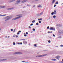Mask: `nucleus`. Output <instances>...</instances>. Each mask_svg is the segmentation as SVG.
I'll list each match as a JSON object with an SVG mask.
<instances>
[{
	"instance_id": "f257e3e1",
	"label": "nucleus",
	"mask_w": 63,
	"mask_h": 63,
	"mask_svg": "<svg viewBox=\"0 0 63 63\" xmlns=\"http://www.w3.org/2000/svg\"><path fill=\"white\" fill-rule=\"evenodd\" d=\"M22 16H20L16 17L14 19H12V20H16V19H19V18H20Z\"/></svg>"
},
{
	"instance_id": "f03ea898",
	"label": "nucleus",
	"mask_w": 63,
	"mask_h": 63,
	"mask_svg": "<svg viewBox=\"0 0 63 63\" xmlns=\"http://www.w3.org/2000/svg\"><path fill=\"white\" fill-rule=\"evenodd\" d=\"M56 10H54V12H52L51 13L52 15H53V14H54V15H55V14H56Z\"/></svg>"
},
{
	"instance_id": "7ed1b4c3",
	"label": "nucleus",
	"mask_w": 63,
	"mask_h": 63,
	"mask_svg": "<svg viewBox=\"0 0 63 63\" xmlns=\"http://www.w3.org/2000/svg\"><path fill=\"white\" fill-rule=\"evenodd\" d=\"M20 2V0H17L16 1V3H15V4L16 5L19 4Z\"/></svg>"
},
{
	"instance_id": "20e7f679",
	"label": "nucleus",
	"mask_w": 63,
	"mask_h": 63,
	"mask_svg": "<svg viewBox=\"0 0 63 63\" xmlns=\"http://www.w3.org/2000/svg\"><path fill=\"white\" fill-rule=\"evenodd\" d=\"M6 7V6H2L1 5L0 6V9H3V8H5Z\"/></svg>"
},
{
	"instance_id": "39448f33",
	"label": "nucleus",
	"mask_w": 63,
	"mask_h": 63,
	"mask_svg": "<svg viewBox=\"0 0 63 63\" xmlns=\"http://www.w3.org/2000/svg\"><path fill=\"white\" fill-rule=\"evenodd\" d=\"M59 32L60 34H63V30H59Z\"/></svg>"
},
{
	"instance_id": "423d86ee",
	"label": "nucleus",
	"mask_w": 63,
	"mask_h": 63,
	"mask_svg": "<svg viewBox=\"0 0 63 63\" xmlns=\"http://www.w3.org/2000/svg\"><path fill=\"white\" fill-rule=\"evenodd\" d=\"M10 18V17H9V16H7V17L6 19L5 20V21H7V20H9Z\"/></svg>"
},
{
	"instance_id": "0eeeda50",
	"label": "nucleus",
	"mask_w": 63,
	"mask_h": 63,
	"mask_svg": "<svg viewBox=\"0 0 63 63\" xmlns=\"http://www.w3.org/2000/svg\"><path fill=\"white\" fill-rule=\"evenodd\" d=\"M46 55V54L43 55H39V57H44Z\"/></svg>"
},
{
	"instance_id": "6e6552de",
	"label": "nucleus",
	"mask_w": 63,
	"mask_h": 63,
	"mask_svg": "<svg viewBox=\"0 0 63 63\" xmlns=\"http://www.w3.org/2000/svg\"><path fill=\"white\" fill-rule=\"evenodd\" d=\"M15 54H22L21 52H17L15 53Z\"/></svg>"
},
{
	"instance_id": "1a4fd4ad",
	"label": "nucleus",
	"mask_w": 63,
	"mask_h": 63,
	"mask_svg": "<svg viewBox=\"0 0 63 63\" xmlns=\"http://www.w3.org/2000/svg\"><path fill=\"white\" fill-rule=\"evenodd\" d=\"M50 30H53L54 31H55V28H54L53 27H50Z\"/></svg>"
},
{
	"instance_id": "9d476101",
	"label": "nucleus",
	"mask_w": 63,
	"mask_h": 63,
	"mask_svg": "<svg viewBox=\"0 0 63 63\" xmlns=\"http://www.w3.org/2000/svg\"><path fill=\"white\" fill-rule=\"evenodd\" d=\"M43 14V12H42L40 13H39L38 14V16H41L42 14Z\"/></svg>"
},
{
	"instance_id": "9b49d317",
	"label": "nucleus",
	"mask_w": 63,
	"mask_h": 63,
	"mask_svg": "<svg viewBox=\"0 0 63 63\" xmlns=\"http://www.w3.org/2000/svg\"><path fill=\"white\" fill-rule=\"evenodd\" d=\"M23 43H24V44H25V45H26V44H27V42H26V41H23Z\"/></svg>"
},
{
	"instance_id": "f8f14e48",
	"label": "nucleus",
	"mask_w": 63,
	"mask_h": 63,
	"mask_svg": "<svg viewBox=\"0 0 63 63\" xmlns=\"http://www.w3.org/2000/svg\"><path fill=\"white\" fill-rule=\"evenodd\" d=\"M59 58H60V57H59V56H57L56 57V59H57L58 60H59Z\"/></svg>"
},
{
	"instance_id": "ddd939ff",
	"label": "nucleus",
	"mask_w": 63,
	"mask_h": 63,
	"mask_svg": "<svg viewBox=\"0 0 63 63\" xmlns=\"http://www.w3.org/2000/svg\"><path fill=\"white\" fill-rule=\"evenodd\" d=\"M13 9H14L13 8H8L7 9V10H12Z\"/></svg>"
},
{
	"instance_id": "4468645a",
	"label": "nucleus",
	"mask_w": 63,
	"mask_h": 63,
	"mask_svg": "<svg viewBox=\"0 0 63 63\" xmlns=\"http://www.w3.org/2000/svg\"><path fill=\"white\" fill-rule=\"evenodd\" d=\"M7 60V59H1L0 60V61H5V60Z\"/></svg>"
},
{
	"instance_id": "2eb2a0df",
	"label": "nucleus",
	"mask_w": 63,
	"mask_h": 63,
	"mask_svg": "<svg viewBox=\"0 0 63 63\" xmlns=\"http://www.w3.org/2000/svg\"><path fill=\"white\" fill-rule=\"evenodd\" d=\"M56 26H59V27H60L61 26V25H60V24H57L56 25Z\"/></svg>"
},
{
	"instance_id": "dca6fc26",
	"label": "nucleus",
	"mask_w": 63,
	"mask_h": 63,
	"mask_svg": "<svg viewBox=\"0 0 63 63\" xmlns=\"http://www.w3.org/2000/svg\"><path fill=\"white\" fill-rule=\"evenodd\" d=\"M38 8H39L40 7H42V6L40 5H38L37 6Z\"/></svg>"
},
{
	"instance_id": "f3484780",
	"label": "nucleus",
	"mask_w": 63,
	"mask_h": 63,
	"mask_svg": "<svg viewBox=\"0 0 63 63\" xmlns=\"http://www.w3.org/2000/svg\"><path fill=\"white\" fill-rule=\"evenodd\" d=\"M27 1V0H23V1H22V3H24V2H26Z\"/></svg>"
},
{
	"instance_id": "a211bd4d",
	"label": "nucleus",
	"mask_w": 63,
	"mask_h": 63,
	"mask_svg": "<svg viewBox=\"0 0 63 63\" xmlns=\"http://www.w3.org/2000/svg\"><path fill=\"white\" fill-rule=\"evenodd\" d=\"M15 0H12L10 1V2H14V1H15Z\"/></svg>"
},
{
	"instance_id": "6ab92c4d",
	"label": "nucleus",
	"mask_w": 63,
	"mask_h": 63,
	"mask_svg": "<svg viewBox=\"0 0 63 63\" xmlns=\"http://www.w3.org/2000/svg\"><path fill=\"white\" fill-rule=\"evenodd\" d=\"M38 20H42V18L38 19Z\"/></svg>"
},
{
	"instance_id": "aec40b11",
	"label": "nucleus",
	"mask_w": 63,
	"mask_h": 63,
	"mask_svg": "<svg viewBox=\"0 0 63 63\" xmlns=\"http://www.w3.org/2000/svg\"><path fill=\"white\" fill-rule=\"evenodd\" d=\"M54 2H55V1H54V0H53L52 2V4H54Z\"/></svg>"
},
{
	"instance_id": "412c9836",
	"label": "nucleus",
	"mask_w": 63,
	"mask_h": 63,
	"mask_svg": "<svg viewBox=\"0 0 63 63\" xmlns=\"http://www.w3.org/2000/svg\"><path fill=\"white\" fill-rule=\"evenodd\" d=\"M48 63H52L53 62H52L50 61H48Z\"/></svg>"
},
{
	"instance_id": "4be33fe9",
	"label": "nucleus",
	"mask_w": 63,
	"mask_h": 63,
	"mask_svg": "<svg viewBox=\"0 0 63 63\" xmlns=\"http://www.w3.org/2000/svg\"><path fill=\"white\" fill-rule=\"evenodd\" d=\"M58 4V1H57L55 3V4Z\"/></svg>"
},
{
	"instance_id": "5701e85b",
	"label": "nucleus",
	"mask_w": 63,
	"mask_h": 63,
	"mask_svg": "<svg viewBox=\"0 0 63 63\" xmlns=\"http://www.w3.org/2000/svg\"><path fill=\"white\" fill-rule=\"evenodd\" d=\"M53 18H56V16L55 15H54L53 16Z\"/></svg>"
},
{
	"instance_id": "b1692460",
	"label": "nucleus",
	"mask_w": 63,
	"mask_h": 63,
	"mask_svg": "<svg viewBox=\"0 0 63 63\" xmlns=\"http://www.w3.org/2000/svg\"><path fill=\"white\" fill-rule=\"evenodd\" d=\"M13 45H16V43H15V42H13Z\"/></svg>"
},
{
	"instance_id": "393cba45",
	"label": "nucleus",
	"mask_w": 63,
	"mask_h": 63,
	"mask_svg": "<svg viewBox=\"0 0 63 63\" xmlns=\"http://www.w3.org/2000/svg\"><path fill=\"white\" fill-rule=\"evenodd\" d=\"M35 22V20H34L33 21H32V23H34Z\"/></svg>"
},
{
	"instance_id": "a878e982",
	"label": "nucleus",
	"mask_w": 63,
	"mask_h": 63,
	"mask_svg": "<svg viewBox=\"0 0 63 63\" xmlns=\"http://www.w3.org/2000/svg\"><path fill=\"white\" fill-rule=\"evenodd\" d=\"M37 45V44H35L34 45V47H37V46H36Z\"/></svg>"
},
{
	"instance_id": "bb28decb",
	"label": "nucleus",
	"mask_w": 63,
	"mask_h": 63,
	"mask_svg": "<svg viewBox=\"0 0 63 63\" xmlns=\"http://www.w3.org/2000/svg\"><path fill=\"white\" fill-rule=\"evenodd\" d=\"M32 30H33V31H35V28H33V29Z\"/></svg>"
},
{
	"instance_id": "cd10ccee",
	"label": "nucleus",
	"mask_w": 63,
	"mask_h": 63,
	"mask_svg": "<svg viewBox=\"0 0 63 63\" xmlns=\"http://www.w3.org/2000/svg\"><path fill=\"white\" fill-rule=\"evenodd\" d=\"M27 5L28 6H29V7L30 6H31V5Z\"/></svg>"
},
{
	"instance_id": "c85d7f7f",
	"label": "nucleus",
	"mask_w": 63,
	"mask_h": 63,
	"mask_svg": "<svg viewBox=\"0 0 63 63\" xmlns=\"http://www.w3.org/2000/svg\"><path fill=\"white\" fill-rule=\"evenodd\" d=\"M36 25H39V23H36Z\"/></svg>"
},
{
	"instance_id": "c756f323",
	"label": "nucleus",
	"mask_w": 63,
	"mask_h": 63,
	"mask_svg": "<svg viewBox=\"0 0 63 63\" xmlns=\"http://www.w3.org/2000/svg\"><path fill=\"white\" fill-rule=\"evenodd\" d=\"M33 25V23H32L30 25V26H32Z\"/></svg>"
},
{
	"instance_id": "7c9ffc66",
	"label": "nucleus",
	"mask_w": 63,
	"mask_h": 63,
	"mask_svg": "<svg viewBox=\"0 0 63 63\" xmlns=\"http://www.w3.org/2000/svg\"><path fill=\"white\" fill-rule=\"evenodd\" d=\"M49 26H48L47 27V29H49Z\"/></svg>"
},
{
	"instance_id": "2f4dec72",
	"label": "nucleus",
	"mask_w": 63,
	"mask_h": 63,
	"mask_svg": "<svg viewBox=\"0 0 63 63\" xmlns=\"http://www.w3.org/2000/svg\"><path fill=\"white\" fill-rule=\"evenodd\" d=\"M39 23H41V21H39Z\"/></svg>"
},
{
	"instance_id": "473e14b6",
	"label": "nucleus",
	"mask_w": 63,
	"mask_h": 63,
	"mask_svg": "<svg viewBox=\"0 0 63 63\" xmlns=\"http://www.w3.org/2000/svg\"><path fill=\"white\" fill-rule=\"evenodd\" d=\"M15 31H16V29H14L13 31V32H15Z\"/></svg>"
},
{
	"instance_id": "72a5a7b5",
	"label": "nucleus",
	"mask_w": 63,
	"mask_h": 63,
	"mask_svg": "<svg viewBox=\"0 0 63 63\" xmlns=\"http://www.w3.org/2000/svg\"><path fill=\"white\" fill-rule=\"evenodd\" d=\"M19 34H20V33L19 32H17V35H19Z\"/></svg>"
},
{
	"instance_id": "f704fd0d",
	"label": "nucleus",
	"mask_w": 63,
	"mask_h": 63,
	"mask_svg": "<svg viewBox=\"0 0 63 63\" xmlns=\"http://www.w3.org/2000/svg\"><path fill=\"white\" fill-rule=\"evenodd\" d=\"M36 57H39V55L37 56H36Z\"/></svg>"
},
{
	"instance_id": "c9c22d12",
	"label": "nucleus",
	"mask_w": 63,
	"mask_h": 63,
	"mask_svg": "<svg viewBox=\"0 0 63 63\" xmlns=\"http://www.w3.org/2000/svg\"><path fill=\"white\" fill-rule=\"evenodd\" d=\"M24 36L25 37H26V36H27V35H26V34H25L24 35Z\"/></svg>"
},
{
	"instance_id": "e433bc0d",
	"label": "nucleus",
	"mask_w": 63,
	"mask_h": 63,
	"mask_svg": "<svg viewBox=\"0 0 63 63\" xmlns=\"http://www.w3.org/2000/svg\"><path fill=\"white\" fill-rule=\"evenodd\" d=\"M48 42L50 43V40H49L48 41Z\"/></svg>"
},
{
	"instance_id": "4c0bfd02",
	"label": "nucleus",
	"mask_w": 63,
	"mask_h": 63,
	"mask_svg": "<svg viewBox=\"0 0 63 63\" xmlns=\"http://www.w3.org/2000/svg\"><path fill=\"white\" fill-rule=\"evenodd\" d=\"M56 59H53V61H56Z\"/></svg>"
},
{
	"instance_id": "58836bf2",
	"label": "nucleus",
	"mask_w": 63,
	"mask_h": 63,
	"mask_svg": "<svg viewBox=\"0 0 63 63\" xmlns=\"http://www.w3.org/2000/svg\"><path fill=\"white\" fill-rule=\"evenodd\" d=\"M20 32H21V31H18V32L19 33H20Z\"/></svg>"
},
{
	"instance_id": "ea45409f",
	"label": "nucleus",
	"mask_w": 63,
	"mask_h": 63,
	"mask_svg": "<svg viewBox=\"0 0 63 63\" xmlns=\"http://www.w3.org/2000/svg\"><path fill=\"white\" fill-rule=\"evenodd\" d=\"M26 35H27V34H28V32H26Z\"/></svg>"
},
{
	"instance_id": "a19ab883",
	"label": "nucleus",
	"mask_w": 63,
	"mask_h": 63,
	"mask_svg": "<svg viewBox=\"0 0 63 63\" xmlns=\"http://www.w3.org/2000/svg\"><path fill=\"white\" fill-rule=\"evenodd\" d=\"M16 36V35H14L13 36V37H15Z\"/></svg>"
},
{
	"instance_id": "79ce46f5",
	"label": "nucleus",
	"mask_w": 63,
	"mask_h": 63,
	"mask_svg": "<svg viewBox=\"0 0 63 63\" xmlns=\"http://www.w3.org/2000/svg\"><path fill=\"white\" fill-rule=\"evenodd\" d=\"M55 7H56V5L55 4L54 5V8H55Z\"/></svg>"
},
{
	"instance_id": "37998d69",
	"label": "nucleus",
	"mask_w": 63,
	"mask_h": 63,
	"mask_svg": "<svg viewBox=\"0 0 63 63\" xmlns=\"http://www.w3.org/2000/svg\"><path fill=\"white\" fill-rule=\"evenodd\" d=\"M53 37H55V35H54V34H53Z\"/></svg>"
},
{
	"instance_id": "c03bdc74",
	"label": "nucleus",
	"mask_w": 63,
	"mask_h": 63,
	"mask_svg": "<svg viewBox=\"0 0 63 63\" xmlns=\"http://www.w3.org/2000/svg\"><path fill=\"white\" fill-rule=\"evenodd\" d=\"M48 33H50V31L48 32Z\"/></svg>"
},
{
	"instance_id": "a18cd8bd",
	"label": "nucleus",
	"mask_w": 63,
	"mask_h": 63,
	"mask_svg": "<svg viewBox=\"0 0 63 63\" xmlns=\"http://www.w3.org/2000/svg\"><path fill=\"white\" fill-rule=\"evenodd\" d=\"M11 31H13V29H11Z\"/></svg>"
},
{
	"instance_id": "49530a36",
	"label": "nucleus",
	"mask_w": 63,
	"mask_h": 63,
	"mask_svg": "<svg viewBox=\"0 0 63 63\" xmlns=\"http://www.w3.org/2000/svg\"><path fill=\"white\" fill-rule=\"evenodd\" d=\"M60 47H63V45H60Z\"/></svg>"
},
{
	"instance_id": "de8ad7c7",
	"label": "nucleus",
	"mask_w": 63,
	"mask_h": 63,
	"mask_svg": "<svg viewBox=\"0 0 63 63\" xmlns=\"http://www.w3.org/2000/svg\"><path fill=\"white\" fill-rule=\"evenodd\" d=\"M59 38H61V37H59Z\"/></svg>"
},
{
	"instance_id": "09e8293b",
	"label": "nucleus",
	"mask_w": 63,
	"mask_h": 63,
	"mask_svg": "<svg viewBox=\"0 0 63 63\" xmlns=\"http://www.w3.org/2000/svg\"><path fill=\"white\" fill-rule=\"evenodd\" d=\"M21 40H25V39H21Z\"/></svg>"
},
{
	"instance_id": "8fccbe9b",
	"label": "nucleus",
	"mask_w": 63,
	"mask_h": 63,
	"mask_svg": "<svg viewBox=\"0 0 63 63\" xmlns=\"http://www.w3.org/2000/svg\"><path fill=\"white\" fill-rule=\"evenodd\" d=\"M16 38H17V37H18V36L16 35Z\"/></svg>"
},
{
	"instance_id": "3c124183",
	"label": "nucleus",
	"mask_w": 63,
	"mask_h": 63,
	"mask_svg": "<svg viewBox=\"0 0 63 63\" xmlns=\"http://www.w3.org/2000/svg\"><path fill=\"white\" fill-rule=\"evenodd\" d=\"M35 1H39V0H35Z\"/></svg>"
},
{
	"instance_id": "603ef678",
	"label": "nucleus",
	"mask_w": 63,
	"mask_h": 63,
	"mask_svg": "<svg viewBox=\"0 0 63 63\" xmlns=\"http://www.w3.org/2000/svg\"><path fill=\"white\" fill-rule=\"evenodd\" d=\"M28 27L29 28H31V27L30 26H29Z\"/></svg>"
},
{
	"instance_id": "864d4df0",
	"label": "nucleus",
	"mask_w": 63,
	"mask_h": 63,
	"mask_svg": "<svg viewBox=\"0 0 63 63\" xmlns=\"http://www.w3.org/2000/svg\"><path fill=\"white\" fill-rule=\"evenodd\" d=\"M51 60H52V61H53V59H52Z\"/></svg>"
},
{
	"instance_id": "5fc2aeb1",
	"label": "nucleus",
	"mask_w": 63,
	"mask_h": 63,
	"mask_svg": "<svg viewBox=\"0 0 63 63\" xmlns=\"http://www.w3.org/2000/svg\"><path fill=\"white\" fill-rule=\"evenodd\" d=\"M52 32H53V31H51L50 32V33H52Z\"/></svg>"
},
{
	"instance_id": "6e6d98bb",
	"label": "nucleus",
	"mask_w": 63,
	"mask_h": 63,
	"mask_svg": "<svg viewBox=\"0 0 63 63\" xmlns=\"http://www.w3.org/2000/svg\"><path fill=\"white\" fill-rule=\"evenodd\" d=\"M20 44L21 45H22V42H21V43H20Z\"/></svg>"
},
{
	"instance_id": "4d7b16f0",
	"label": "nucleus",
	"mask_w": 63,
	"mask_h": 63,
	"mask_svg": "<svg viewBox=\"0 0 63 63\" xmlns=\"http://www.w3.org/2000/svg\"><path fill=\"white\" fill-rule=\"evenodd\" d=\"M35 7V5H33V7Z\"/></svg>"
},
{
	"instance_id": "13d9d810",
	"label": "nucleus",
	"mask_w": 63,
	"mask_h": 63,
	"mask_svg": "<svg viewBox=\"0 0 63 63\" xmlns=\"http://www.w3.org/2000/svg\"><path fill=\"white\" fill-rule=\"evenodd\" d=\"M20 44V43H19V42L18 43V45H19V44Z\"/></svg>"
},
{
	"instance_id": "bf43d9fd",
	"label": "nucleus",
	"mask_w": 63,
	"mask_h": 63,
	"mask_svg": "<svg viewBox=\"0 0 63 63\" xmlns=\"http://www.w3.org/2000/svg\"><path fill=\"white\" fill-rule=\"evenodd\" d=\"M22 62H25V61H22Z\"/></svg>"
},
{
	"instance_id": "052dcab7",
	"label": "nucleus",
	"mask_w": 63,
	"mask_h": 63,
	"mask_svg": "<svg viewBox=\"0 0 63 63\" xmlns=\"http://www.w3.org/2000/svg\"><path fill=\"white\" fill-rule=\"evenodd\" d=\"M6 15L5 14V15H3V16H6Z\"/></svg>"
},
{
	"instance_id": "680f3d73",
	"label": "nucleus",
	"mask_w": 63,
	"mask_h": 63,
	"mask_svg": "<svg viewBox=\"0 0 63 63\" xmlns=\"http://www.w3.org/2000/svg\"><path fill=\"white\" fill-rule=\"evenodd\" d=\"M61 63H63V62H61Z\"/></svg>"
},
{
	"instance_id": "e2e57ef3",
	"label": "nucleus",
	"mask_w": 63,
	"mask_h": 63,
	"mask_svg": "<svg viewBox=\"0 0 63 63\" xmlns=\"http://www.w3.org/2000/svg\"><path fill=\"white\" fill-rule=\"evenodd\" d=\"M24 35H25V33H24Z\"/></svg>"
},
{
	"instance_id": "0e129e2a",
	"label": "nucleus",
	"mask_w": 63,
	"mask_h": 63,
	"mask_svg": "<svg viewBox=\"0 0 63 63\" xmlns=\"http://www.w3.org/2000/svg\"><path fill=\"white\" fill-rule=\"evenodd\" d=\"M0 16H3V15H1L0 14Z\"/></svg>"
},
{
	"instance_id": "69168bd1",
	"label": "nucleus",
	"mask_w": 63,
	"mask_h": 63,
	"mask_svg": "<svg viewBox=\"0 0 63 63\" xmlns=\"http://www.w3.org/2000/svg\"><path fill=\"white\" fill-rule=\"evenodd\" d=\"M53 1H55V0H53Z\"/></svg>"
},
{
	"instance_id": "338daca9",
	"label": "nucleus",
	"mask_w": 63,
	"mask_h": 63,
	"mask_svg": "<svg viewBox=\"0 0 63 63\" xmlns=\"http://www.w3.org/2000/svg\"><path fill=\"white\" fill-rule=\"evenodd\" d=\"M8 38H10V36H8Z\"/></svg>"
},
{
	"instance_id": "774afa93",
	"label": "nucleus",
	"mask_w": 63,
	"mask_h": 63,
	"mask_svg": "<svg viewBox=\"0 0 63 63\" xmlns=\"http://www.w3.org/2000/svg\"><path fill=\"white\" fill-rule=\"evenodd\" d=\"M62 61H63V59H62Z\"/></svg>"
}]
</instances>
